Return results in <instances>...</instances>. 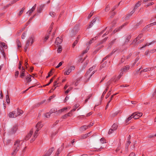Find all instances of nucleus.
<instances>
[{"label": "nucleus", "instance_id": "40", "mask_svg": "<svg viewBox=\"0 0 156 156\" xmlns=\"http://www.w3.org/2000/svg\"><path fill=\"white\" fill-rule=\"evenodd\" d=\"M1 45H2V46H3V48H7V46L5 43L1 42Z\"/></svg>", "mask_w": 156, "mask_h": 156}, {"label": "nucleus", "instance_id": "60", "mask_svg": "<svg viewBox=\"0 0 156 156\" xmlns=\"http://www.w3.org/2000/svg\"><path fill=\"white\" fill-rule=\"evenodd\" d=\"M66 115H67L68 117L71 116L73 115L70 112L66 114Z\"/></svg>", "mask_w": 156, "mask_h": 156}, {"label": "nucleus", "instance_id": "51", "mask_svg": "<svg viewBox=\"0 0 156 156\" xmlns=\"http://www.w3.org/2000/svg\"><path fill=\"white\" fill-rule=\"evenodd\" d=\"M154 4V3L153 2H152L150 3H148L145 6L146 7H147L150 5H152Z\"/></svg>", "mask_w": 156, "mask_h": 156}, {"label": "nucleus", "instance_id": "22", "mask_svg": "<svg viewBox=\"0 0 156 156\" xmlns=\"http://www.w3.org/2000/svg\"><path fill=\"white\" fill-rule=\"evenodd\" d=\"M129 67L128 66H125L123 68V69H122V71L123 72H126L129 69Z\"/></svg>", "mask_w": 156, "mask_h": 156}, {"label": "nucleus", "instance_id": "59", "mask_svg": "<svg viewBox=\"0 0 156 156\" xmlns=\"http://www.w3.org/2000/svg\"><path fill=\"white\" fill-rule=\"evenodd\" d=\"M124 26V25H122V26H121L120 27V28H119V29H116L114 31H115L116 32L118 31H119V30H120V29H121V28H122Z\"/></svg>", "mask_w": 156, "mask_h": 156}, {"label": "nucleus", "instance_id": "31", "mask_svg": "<svg viewBox=\"0 0 156 156\" xmlns=\"http://www.w3.org/2000/svg\"><path fill=\"white\" fill-rule=\"evenodd\" d=\"M130 143H131V142L130 141L128 140L127 141V143L126 144V145L125 149H126V150H127H127L128 147L130 145Z\"/></svg>", "mask_w": 156, "mask_h": 156}, {"label": "nucleus", "instance_id": "42", "mask_svg": "<svg viewBox=\"0 0 156 156\" xmlns=\"http://www.w3.org/2000/svg\"><path fill=\"white\" fill-rule=\"evenodd\" d=\"M56 111H57V109H55H55H52L49 112V113L51 114L52 113L56 112Z\"/></svg>", "mask_w": 156, "mask_h": 156}, {"label": "nucleus", "instance_id": "54", "mask_svg": "<svg viewBox=\"0 0 156 156\" xmlns=\"http://www.w3.org/2000/svg\"><path fill=\"white\" fill-rule=\"evenodd\" d=\"M58 84L57 81H55L54 82V86L55 87V88L54 89V90H55V88H56V85Z\"/></svg>", "mask_w": 156, "mask_h": 156}, {"label": "nucleus", "instance_id": "21", "mask_svg": "<svg viewBox=\"0 0 156 156\" xmlns=\"http://www.w3.org/2000/svg\"><path fill=\"white\" fill-rule=\"evenodd\" d=\"M54 150V148L53 147L51 148L48 151L47 153L48 154H49V155L51 154Z\"/></svg>", "mask_w": 156, "mask_h": 156}, {"label": "nucleus", "instance_id": "4", "mask_svg": "<svg viewBox=\"0 0 156 156\" xmlns=\"http://www.w3.org/2000/svg\"><path fill=\"white\" fill-rule=\"evenodd\" d=\"M34 39V37L32 36H31L28 38L26 43V47H28L29 46L30 43V41H31V44L33 43Z\"/></svg>", "mask_w": 156, "mask_h": 156}, {"label": "nucleus", "instance_id": "7", "mask_svg": "<svg viewBox=\"0 0 156 156\" xmlns=\"http://www.w3.org/2000/svg\"><path fill=\"white\" fill-rule=\"evenodd\" d=\"M9 116L10 118H14L17 116V115L16 114V111H14L9 113Z\"/></svg>", "mask_w": 156, "mask_h": 156}, {"label": "nucleus", "instance_id": "9", "mask_svg": "<svg viewBox=\"0 0 156 156\" xmlns=\"http://www.w3.org/2000/svg\"><path fill=\"white\" fill-rule=\"evenodd\" d=\"M91 133V132H90L88 133L85 134H83L81 135L80 137V139H86L89 136H90V134Z\"/></svg>", "mask_w": 156, "mask_h": 156}, {"label": "nucleus", "instance_id": "62", "mask_svg": "<svg viewBox=\"0 0 156 156\" xmlns=\"http://www.w3.org/2000/svg\"><path fill=\"white\" fill-rule=\"evenodd\" d=\"M100 141L101 143L103 144L105 142L104 139L102 138L100 139Z\"/></svg>", "mask_w": 156, "mask_h": 156}, {"label": "nucleus", "instance_id": "30", "mask_svg": "<svg viewBox=\"0 0 156 156\" xmlns=\"http://www.w3.org/2000/svg\"><path fill=\"white\" fill-rule=\"evenodd\" d=\"M67 109H68L67 107L64 108L62 109L59 110L58 111V112L61 113L62 112H63L64 111L67 110Z\"/></svg>", "mask_w": 156, "mask_h": 156}, {"label": "nucleus", "instance_id": "58", "mask_svg": "<svg viewBox=\"0 0 156 156\" xmlns=\"http://www.w3.org/2000/svg\"><path fill=\"white\" fill-rule=\"evenodd\" d=\"M151 44H152V43H148H148H147L144 46H142V47H141V48H144V47H145L146 46H149V45H151Z\"/></svg>", "mask_w": 156, "mask_h": 156}, {"label": "nucleus", "instance_id": "41", "mask_svg": "<svg viewBox=\"0 0 156 156\" xmlns=\"http://www.w3.org/2000/svg\"><path fill=\"white\" fill-rule=\"evenodd\" d=\"M51 114H50L49 112L47 113L44 115V116L46 118H49L50 117Z\"/></svg>", "mask_w": 156, "mask_h": 156}, {"label": "nucleus", "instance_id": "61", "mask_svg": "<svg viewBox=\"0 0 156 156\" xmlns=\"http://www.w3.org/2000/svg\"><path fill=\"white\" fill-rule=\"evenodd\" d=\"M126 59V57L125 56H123L122 58L121 62H124L125 60Z\"/></svg>", "mask_w": 156, "mask_h": 156}, {"label": "nucleus", "instance_id": "34", "mask_svg": "<svg viewBox=\"0 0 156 156\" xmlns=\"http://www.w3.org/2000/svg\"><path fill=\"white\" fill-rule=\"evenodd\" d=\"M22 113V111L21 110H17L16 112V114L17 115V116L20 115Z\"/></svg>", "mask_w": 156, "mask_h": 156}, {"label": "nucleus", "instance_id": "33", "mask_svg": "<svg viewBox=\"0 0 156 156\" xmlns=\"http://www.w3.org/2000/svg\"><path fill=\"white\" fill-rule=\"evenodd\" d=\"M151 69V68L145 69L143 70H141L140 72L141 73V72H147L148 71L150 70Z\"/></svg>", "mask_w": 156, "mask_h": 156}, {"label": "nucleus", "instance_id": "28", "mask_svg": "<svg viewBox=\"0 0 156 156\" xmlns=\"http://www.w3.org/2000/svg\"><path fill=\"white\" fill-rule=\"evenodd\" d=\"M88 127L87 126H84L81 127L80 128V130L82 131H84Z\"/></svg>", "mask_w": 156, "mask_h": 156}, {"label": "nucleus", "instance_id": "19", "mask_svg": "<svg viewBox=\"0 0 156 156\" xmlns=\"http://www.w3.org/2000/svg\"><path fill=\"white\" fill-rule=\"evenodd\" d=\"M135 12L134 10H133L129 14H128L126 16V19L127 20L128 19L129 17L134 13Z\"/></svg>", "mask_w": 156, "mask_h": 156}, {"label": "nucleus", "instance_id": "47", "mask_svg": "<svg viewBox=\"0 0 156 156\" xmlns=\"http://www.w3.org/2000/svg\"><path fill=\"white\" fill-rule=\"evenodd\" d=\"M131 38V37L130 36H127L126 40L125 41V43L128 42L130 40Z\"/></svg>", "mask_w": 156, "mask_h": 156}, {"label": "nucleus", "instance_id": "63", "mask_svg": "<svg viewBox=\"0 0 156 156\" xmlns=\"http://www.w3.org/2000/svg\"><path fill=\"white\" fill-rule=\"evenodd\" d=\"M25 76V75L24 73H21L20 75V76L21 78H23V77Z\"/></svg>", "mask_w": 156, "mask_h": 156}, {"label": "nucleus", "instance_id": "46", "mask_svg": "<svg viewBox=\"0 0 156 156\" xmlns=\"http://www.w3.org/2000/svg\"><path fill=\"white\" fill-rule=\"evenodd\" d=\"M26 36V33L25 32H24L22 35L21 37L22 39H24L25 38Z\"/></svg>", "mask_w": 156, "mask_h": 156}, {"label": "nucleus", "instance_id": "18", "mask_svg": "<svg viewBox=\"0 0 156 156\" xmlns=\"http://www.w3.org/2000/svg\"><path fill=\"white\" fill-rule=\"evenodd\" d=\"M43 126V125L41 124L40 122H38L36 125V127L37 129H40V128H41Z\"/></svg>", "mask_w": 156, "mask_h": 156}, {"label": "nucleus", "instance_id": "10", "mask_svg": "<svg viewBox=\"0 0 156 156\" xmlns=\"http://www.w3.org/2000/svg\"><path fill=\"white\" fill-rule=\"evenodd\" d=\"M63 145V144H62V147L61 148H60L58 149L55 156H59V154L60 153L61 151H62V150L63 148L64 147Z\"/></svg>", "mask_w": 156, "mask_h": 156}, {"label": "nucleus", "instance_id": "15", "mask_svg": "<svg viewBox=\"0 0 156 156\" xmlns=\"http://www.w3.org/2000/svg\"><path fill=\"white\" fill-rule=\"evenodd\" d=\"M75 29L76 28L75 27L73 29V30L71 31L70 32V36L71 37H72L74 36L76 34L77 31H75V30H76Z\"/></svg>", "mask_w": 156, "mask_h": 156}, {"label": "nucleus", "instance_id": "6", "mask_svg": "<svg viewBox=\"0 0 156 156\" xmlns=\"http://www.w3.org/2000/svg\"><path fill=\"white\" fill-rule=\"evenodd\" d=\"M17 129V126L16 125H14L11 129L10 133L11 134H13L15 133Z\"/></svg>", "mask_w": 156, "mask_h": 156}, {"label": "nucleus", "instance_id": "20", "mask_svg": "<svg viewBox=\"0 0 156 156\" xmlns=\"http://www.w3.org/2000/svg\"><path fill=\"white\" fill-rule=\"evenodd\" d=\"M118 126V125L117 124L114 123L112 126L111 129L115 131L117 129Z\"/></svg>", "mask_w": 156, "mask_h": 156}, {"label": "nucleus", "instance_id": "38", "mask_svg": "<svg viewBox=\"0 0 156 156\" xmlns=\"http://www.w3.org/2000/svg\"><path fill=\"white\" fill-rule=\"evenodd\" d=\"M89 47H87V48H86V49L82 53V55H83L84 54L86 53L89 50Z\"/></svg>", "mask_w": 156, "mask_h": 156}, {"label": "nucleus", "instance_id": "27", "mask_svg": "<svg viewBox=\"0 0 156 156\" xmlns=\"http://www.w3.org/2000/svg\"><path fill=\"white\" fill-rule=\"evenodd\" d=\"M25 9V8H22L21 10L18 13V15L19 16H20L21 15V14H22L23 13L24 10Z\"/></svg>", "mask_w": 156, "mask_h": 156}, {"label": "nucleus", "instance_id": "12", "mask_svg": "<svg viewBox=\"0 0 156 156\" xmlns=\"http://www.w3.org/2000/svg\"><path fill=\"white\" fill-rule=\"evenodd\" d=\"M36 5L35 4L32 7L31 9L28 11L27 12V14L28 13H29V15H30L31 13L33 12L35 10V8L36 7Z\"/></svg>", "mask_w": 156, "mask_h": 156}, {"label": "nucleus", "instance_id": "5", "mask_svg": "<svg viewBox=\"0 0 156 156\" xmlns=\"http://www.w3.org/2000/svg\"><path fill=\"white\" fill-rule=\"evenodd\" d=\"M142 113H137L135 112L133 113L132 116H133V117L135 119H137L139 118L140 117L142 116Z\"/></svg>", "mask_w": 156, "mask_h": 156}, {"label": "nucleus", "instance_id": "1", "mask_svg": "<svg viewBox=\"0 0 156 156\" xmlns=\"http://www.w3.org/2000/svg\"><path fill=\"white\" fill-rule=\"evenodd\" d=\"M95 65L93 66L87 72L86 76L87 77L88 80H89L91 76L96 71V70H94L91 73V71L95 69Z\"/></svg>", "mask_w": 156, "mask_h": 156}, {"label": "nucleus", "instance_id": "25", "mask_svg": "<svg viewBox=\"0 0 156 156\" xmlns=\"http://www.w3.org/2000/svg\"><path fill=\"white\" fill-rule=\"evenodd\" d=\"M111 83V81L109 80L108 81V82L106 83V89L104 91H106V92H107V90L108 89V86Z\"/></svg>", "mask_w": 156, "mask_h": 156}, {"label": "nucleus", "instance_id": "13", "mask_svg": "<svg viewBox=\"0 0 156 156\" xmlns=\"http://www.w3.org/2000/svg\"><path fill=\"white\" fill-rule=\"evenodd\" d=\"M62 41V39L58 37H57L56 39L55 43L56 44H61Z\"/></svg>", "mask_w": 156, "mask_h": 156}, {"label": "nucleus", "instance_id": "16", "mask_svg": "<svg viewBox=\"0 0 156 156\" xmlns=\"http://www.w3.org/2000/svg\"><path fill=\"white\" fill-rule=\"evenodd\" d=\"M141 5V2L140 1H139L135 5V6L133 10L135 11V9H136L138 7L140 6Z\"/></svg>", "mask_w": 156, "mask_h": 156}, {"label": "nucleus", "instance_id": "64", "mask_svg": "<svg viewBox=\"0 0 156 156\" xmlns=\"http://www.w3.org/2000/svg\"><path fill=\"white\" fill-rule=\"evenodd\" d=\"M135 154L133 152L131 153L129 155V156H135Z\"/></svg>", "mask_w": 156, "mask_h": 156}, {"label": "nucleus", "instance_id": "49", "mask_svg": "<svg viewBox=\"0 0 156 156\" xmlns=\"http://www.w3.org/2000/svg\"><path fill=\"white\" fill-rule=\"evenodd\" d=\"M53 81V78L51 79V80H50L49 83H48V84H46V85H44V87H45V86L49 85Z\"/></svg>", "mask_w": 156, "mask_h": 156}, {"label": "nucleus", "instance_id": "32", "mask_svg": "<svg viewBox=\"0 0 156 156\" xmlns=\"http://www.w3.org/2000/svg\"><path fill=\"white\" fill-rule=\"evenodd\" d=\"M80 78H77L76 80L75 83L74 84V85L75 86H77L78 83H79V81H80Z\"/></svg>", "mask_w": 156, "mask_h": 156}, {"label": "nucleus", "instance_id": "48", "mask_svg": "<svg viewBox=\"0 0 156 156\" xmlns=\"http://www.w3.org/2000/svg\"><path fill=\"white\" fill-rule=\"evenodd\" d=\"M63 63V62H60L58 64V66H57L56 67V68H59V67H60L61 66H62V63Z\"/></svg>", "mask_w": 156, "mask_h": 156}, {"label": "nucleus", "instance_id": "17", "mask_svg": "<svg viewBox=\"0 0 156 156\" xmlns=\"http://www.w3.org/2000/svg\"><path fill=\"white\" fill-rule=\"evenodd\" d=\"M96 20V19L95 18L93 20L92 22H91L90 24V25H89V26L87 27V29H89L91 27L93 26L94 25V24L95 23Z\"/></svg>", "mask_w": 156, "mask_h": 156}, {"label": "nucleus", "instance_id": "24", "mask_svg": "<svg viewBox=\"0 0 156 156\" xmlns=\"http://www.w3.org/2000/svg\"><path fill=\"white\" fill-rule=\"evenodd\" d=\"M111 83V81L109 80L108 81V82L106 83V89L104 91H106V92H107V90L108 89V86Z\"/></svg>", "mask_w": 156, "mask_h": 156}, {"label": "nucleus", "instance_id": "8", "mask_svg": "<svg viewBox=\"0 0 156 156\" xmlns=\"http://www.w3.org/2000/svg\"><path fill=\"white\" fill-rule=\"evenodd\" d=\"M39 130V129H37V130L35 131L34 134V135L33 138H32L31 140V142L34 141L35 138L37 137V136Z\"/></svg>", "mask_w": 156, "mask_h": 156}, {"label": "nucleus", "instance_id": "14", "mask_svg": "<svg viewBox=\"0 0 156 156\" xmlns=\"http://www.w3.org/2000/svg\"><path fill=\"white\" fill-rule=\"evenodd\" d=\"M142 36V34H140L134 40L133 42V43H136L137 41L139 40L140 39Z\"/></svg>", "mask_w": 156, "mask_h": 156}, {"label": "nucleus", "instance_id": "23", "mask_svg": "<svg viewBox=\"0 0 156 156\" xmlns=\"http://www.w3.org/2000/svg\"><path fill=\"white\" fill-rule=\"evenodd\" d=\"M44 6V5H41L39 8L38 10H37V12L39 13H41L43 9V8Z\"/></svg>", "mask_w": 156, "mask_h": 156}, {"label": "nucleus", "instance_id": "55", "mask_svg": "<svg viewBox=\"0 0 156 156\" xmlns=\"http://www.w3.org/2000/svg\"><path fill=\"white\" fill-rule=\"evenodd\" d=\"M52 72V70H51L48 73V76L46 77V78H48L49 77H50L51 75V73Z\"/></svg>", "mask_w": 156, "mask_h": 156}, {"label": "nucleus", "instance_id": "3", "mask_svg": "<svg viewBox=\"0 0 156 156\" xmlns=\"http://www.w3.org/2000/svg\"><path fill=\"white\" fill-rule=\"evenodd\" d=\"M75 66H72L69 67H68L66 71L64 72V74L66 75H69L73 70L75 69Z\"/></svg>", "mask_w": 156, "mask_h": 156}, {"label": "nucleus", "instance_id": "53", "mask_svg": "<svg viewBox=\"0 0 156 156\" xmlns=\"http://www.w3.org/2000/svg\"><path fill=\"white\" fill-rule=\"evenodd\" d=\"M19 72L18 71H17L16 72L15 74V76L16 78H17L19 75Z\"/></svg>", "mask_w": 156, "mask_h": 156}, {"label": "nucleus", "instance_id": "26", "mask_svg": "<svg viewBox=\"0 0 156 156\" xmlns=\"http://www.w3.org/2000/svg\"><path fill=\"white\" fill-rule=\"evenodd\" d=\"M26 80L27 81V82H30L31 81V75H28L27 76Z\"/></svg>", "mask_w": 156, "mask_h": 156}, {"label": "nucleus", "instance_id": "2", "mask_svg": "<svg viewBox=\"0 0 156 156\" xmlns=\"http://www.w3.org/2000/svg\"><path fill=\"white\" fill-rule=\"evenodd\" d=\"M23 142L20 140H16L14 143L13 146L14 149L16 150L19 151L20 148L21 146L22 145Z\"/></svg>", "mask_w": 156, "mask_h": 156}, {"label": "nucleus", "instance_id": "50", "mask_svg": "<svg viewBox=\"0 0 156 156\" xmlns=\"http://www.w3.org/2000/svg\"><path fill=\"white\" fill-rule=\"evenodd\" d=\"M143 40H144V39H141L140 40H139L138 41H137L136 42V43H133V44H138L141 43V42H142L143 41Z\"/></svg>", "mask_w": 156, "mask_h": 156}, {"label": "nucleus", "instance_id": "35", "mask_svg": "<svg viewBox=\"0 0 156 156\" xmlns=\"http://www.w3.org/2000/svg\"><path fill=\"white\" fill-rule=\"evenodd\" d=\"M115 130H113V129H112L111 128L109 130V131L108 132V134L109 135H110L112 133H113L114 132V131H115Z\"/></svg>", "mask_w": 156, "mask_h": 156}, {"label": "nucleus", "instance_id": "39", "mask_svg": "<svg viewBox=\"0 0 156 156\" xmlns=\"http://www.w3.org/2000/svg\"><path fill=\"white\" fill-rule=\"evenodd\" d=\"M89 47H87V48H86V49L82 53V55H83L84 54L86 53L89 50Z\"/></svg>", "mask_w": 156, "mask_h": 156}, {"label": "nucleus", "instance_id": "44", "mask_svg": "<svg viewBox=\"0 0 156 156\" xmlns=\"http://www.w3.org/2000/svg\"><path fill=\"white\" fill-rule=\"evenodd\" d=\"M62 51V48L61 46H59L58 48L57 52L58 53H60Z\"/></svg>", "mask_w": 156, "mask_h": 156}, {"label": "nucleus", "instance_id": "37", "mask_svg": "<svg viewBox=\"0 0 156 156\" xmlns=\"http://www.w3.org/2000/svg\"><path fill=\"white\" fill-rule=\"evenodd\" d=\"M18 151L16 150L15 149H14L13 151L11 153L12 155H15Z\"/></svg>", "mask_w": 156, "mask_h": 156}, {"label": "nucleus", "instance_id": "36", "mask_svg": "<svg viewBox=\"0 0 156 156\" xmlns=\"http://www.w3.org/2000/svg\"><path fill=\"white\" fill-rule=\"evenodd\" d=\"M73 89L72 87H70L65 92V93L66 94H67L69 92V91Z\"/></svg>", "mask_w": 156, "mask_h": 156}, {"label": "nucleus", "instance_id": "56", "mask_svg": "<svg viewBox=\"0 0 156 156\" xmlns=\"http://www.w3.org/2000/svg\"><path fill=\"white\" fill-rule=\"evenodd\" d=\"M55 13L53 12H51L50 13V15L52 17H54L55 16Z\"/></svg>", "mask_w": 156, "mask_h": 156}, {"label": "nucleus", "instance_id": "57", "mask_svg": "<svg viewBox=\"0 0 156 156\" xmlns=\"http://www.w3.org/2000/svg\"><path fill=\"white\" fill-rule=\"evenodd\" d=\"M156 25V22H154L151 23L149 25H148L147 26H148V27H151V26H152V25Z\"/></svg>", "mask_w": 156, "mask_h": 156}, {"label": "nucleus", "instance_id": "52", "mask_svg": "<svg viewBox=\"0 0 156 156\" xmlns=\"http://www.w3.org/2000/svg\"><path fill=\"white\" fill-rule=\"evenodd\" d=\"M133 117V116H132V115L131 116L129 117L126 120V122H128L129 120H130Z\"/></svg>", "mask_w": 156, "mask_h": 156}, {"label": "nucleus", "instance_id": "43", "mask_svg": "<svg viewBox=\"0 0 156 156\" xmlns=\"http://www.w3.org/2000/svg\"><path fill=\"white\" fill-rule=\"evenodd\" d=\"M78 42V41L77 40H76V41H74V43H73L72 47L73 48H74V47L76 46V45L77 44Z\"/></svg>", "mask_w": 156, "mask_h": 156}, {"label": "nucleus", "instance_id": "29", "mask_svg": "<svg viewBox=\"0 0 156 156\" xmlns=\"http://www.w3.org/2000/svg\"><path fill=\"white\" fill-rule=\"evenodd\" d=\"M16 43L18 46V49H20V48H21V44L20 41L17 40L16 41Z\"/></svg>", "mask_w": 156, "mask_h": 156}, {"label": "nucleus", "instance_id": "45", "mask_svg": "<svg viewBox=\"0 0 156 156\" xmlns=\"http://www.w3.org/2000/svg\"><path fill=\"white\" fill-rule=\"evenodd\" d=\"M118 112H117L112 113L111 114V116L112 117H114L116 115L118 114Z\"/></svg>", "mask_w": 156, "mask_h": 156}, {"label": "nucleus", "instance_id": "11", "mask_svg": "<svg viewBox=\"0 0 156 156\" xmlns=\"http://www.w3.org/2000/svg\"><path fill=\"white\" fill-rule=\"evenodd\" d=\"M33 132V130L31 129L30 132V133L26 136L25 139L26 140H28L32 135Z\"/></svg>", "mask_w": 156, "mask_h": 156}]
</instances>
